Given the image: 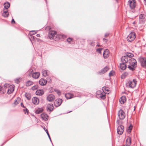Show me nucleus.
Returning <instances> with one entry per match:
<instances>
[{"label":"nucleus","mask_w":146,"mask_h":146,"mask_svg":"<svg viewBox=\"0 0 146 146\" xmlns=\"http://www.w3.org/2000/svg\"><path fill=\"white\" fill-rule=\"evenodd\" d=\"M62 102V100L61 99H57L54 102V105L56 107L60 106Z\"/></svg>","instance_id":"nucleus-9"},{"label":"nucleus","mask_w":146,"mask_h":146,"mask_svg":"<svg viewBox=\"0 0 146 146\" xmlns=\"http://www.w3.org/2000/svg\"><path fill=\"white\" fill-rule=\"evenodd\" d=\"M21 107H23V108H25V107L24 106V105H23V103L22 102L21 103Z\"/></svg>","instance_id":"nucleus-49"},{"label":"nucleus","mask_w":146,"mask_h":146,"mask_svg":"<svg viewBox=\"0 0 146 146\" xmlns=\"http://www.w3.org/2000/svg\"><path fill=\"white\" fill-rule=\"evenodd\" d=\"M95 42H94L92 41L90 43V45H91L92 46H94L95 45Z\"/></svg>","instance_id":"nucleus-46"},{"label":"nucleus","mask_w":146,"mask_h":146,"mask_svg":"<svg viewBox=\"0 0 146 146\" xmlns=\"http://www.w3.org/2000/svg\"><path fill=\"white\" fill-rule=\"evenodd\" d=\"M135 38V33L134 32H132L127 36V39L128 42H131L133 41Z\"/></svg>","instance_id":"nucleus-3"},{"label":"nucleus","mask_w":146,"mask_h":146,"mask_svg":"<svg viewBox=\"0 0 146 146\" xmlns=\"http://www.w3.org/2000/svg\"><path fill=\"white\" fill-rule=\"evenodd\" d=\"M128 74V73L127 72H125L123 74H122V78H124L125 76H127Z\"/></svg>","instance_id":"nucleus-41"},{"label":"nucleus","mask_w":146,"mask_h":146,"mask_svg":"<svg viewBox=\"0 0 146 146\" xmlns=\"http://www.w3.org/2000/svg\"><path fill=\"white\" fill-rule=\"evenodd\" d=\"M53 104H49L47 106V109L48 110H49L50 111H51L53 110Z\"/></svg>","instance_id":"nucleus-25"},{"label":"nucleus","mask_w":146,"mask_h":146,"mask_svg":"<svg viewBox=\"0 0 146 146\" xmlns=\"http://www.w3.org/2000/svg\"><path fill=\"white\" fill-rule=\"evenodd\" d=\"M32 37H34V36H31V38H32Z\"/></svg>","instance_id":"nucleus-59"},{"label":"nucleus","mask_w":146,"mask_h":146,"mask_svg":"<svg viewBox=\"0 0 146 146\" xmlns=\"http://www.w3.org/2000/svg\"><path fill=\"white\" fill-rule=\"evenodd\" d=\"M72 40V39L70 38H68L67 39V41L69 43Z\"/></svg>","instance_id":"nucleus-45"},{"label":"nucleus","mask_w":146,"mask_h":146,"mask_svg":"<svg viewBox=\"0 0 146 146\" xmlns=\"http://www.w3.org/2000/svg\"><path fill=\"white\" fill-rule=\"evenodd\" d=\"M11 23H15V21L13 19H12V21H11Z\"/></svg>","instance_id":"nucleus-51"},{"label":"nucleus","mask_w":146,"mask_h":146,"mask_svg":"<svg viewBox=\"0 0 146 146\" xmlns=\"http://www.w3.org/2000/svg\"><path fill=\"white\" fill-rule=\"evenodd\" d=\"M131 143V139L129 137L127 138L126 139V145L127 146H130Z\"/></svg>","instance_id":"nucleus-21"},{"label":"nucleus","mask_w":146,"mask_h":146,"mask_svg":"<svg viewBox=\"0 0 146 146\" xmlns=\"http://www.w3.org/2000/svg\"><path fill=\"white\" fill-rule=\"evenodd\" d=\"M56 34V32L53 31H51L49 32L48 36L50 39H54Z\"/></svg>","instance_id":"nucleus-7"},{"label":"nucleus","mask_w":146,"mask_h":146,"mask_svg":"<svg viewBox=\"0 0 146 146\" xmlns=\"http://www.w3.org/2000/svg\"><path fill=\"white\" fill-rule=\"evenodd\" d=\"M25 96L28 100H29L31 99V97L30 94H26Z\"/></svg>","instance_id":"nucleus-36"},{"label":"nucleus","mask_w":146,"mask_h":146,"mask_svg":"<svg viewBox=\"0 0 146 146\" xmlns=\"http://www.w3.org/2000/svg\"><path fill=\"white\" fill-rule=\"evenodd\" d=\"M49 78V79H50V81L51 80V79L50 78Z\"/></svg>","instance_id":"nucleus-57"},{"label":"nucleus","mask_w":146,"mask_h":146,"mask_svg":"<svg viewBox=\"0 0 146 146\" xmlns=\"http://www.w3.org/2000/svg\"><path fill=\"white\" fill-rule=\"evenodd\" d=\"M41 117L44 121H47L48 119V115L45 113H42L40 115Z\"/></svg>","instance_id":"nucleus-17"},{"label":"nucleus","mask_w":146,"mask_h":146,"mask_svg":"<svg viewBox=\"0 0 146 146\" xmlns=\"http://www.w3.org/2000/svg\"><path fill=\"white\" fill-rule=\"evenodd\" d=\"M15 82L17 84H18L19 82V79H16L15 80Z\"/></svg>","instance_id":"nucleus-43"},{"label":"nucleus","mask_w":146,"mask_h":146,"mask_svg":"<svg viewBox=\"0 0 146 146\" xmlns=\"http://www.w3.org/2000/svg\"><path fill=\"white\" fill-rule=\"evenodd\" d=\"M36 36L38 37H40V35L39 34H37Z\"/></svg>","instance_id":"nucleus-53"},{"label":"nucleus","mask_w":146,"mask_h":146,"mask_svg":"<svg viewBox=\"0 0 146 146\" xmlns=\"http://www.w3.org/2000/svg\"><path fill=\"white\" fill-rule=\"evenodd\" d=\"M124 127L121 125L118 126L117 129V132L119 135L122 134L124 131Z\"/></svg>","instance_id":"nucleus-6"},{"label":"nucleus","mask_w":146,"mask_h":146,"mask_svg":"<svg viewBox=\"0 0 146 146\" xmlns=\"http://www.w3.org/2000/svg\"><path fill=\"white\" fill-rule=\"evenodd\" d=\"M114 74V71H111L109 73V76H113Z\"/></svg>","instance_id":"nucleus-39"},{"label":"nucleus","mask_w":146,"mask_h":146,"mask_svg":"<svg viewBox=\"0 0 146 146\" xmlns=\"http://www.w3.org/2000/svg\"><path fill=\"white\" fill-rule=\"evenodd\" d=\"M131 130L130 129H128L127 130V132L128 133H130Z\"/></svg>","instance_id":"nucleus-50"},{"label":"nucleus","mask_w":146,"mask_h":146,"mask_svg":"<svg viewBox=\"0 0 146 146\" xmlns=\"http://www.w3.org/2000/svg\"><path fill=\"white\" fill-rule=\"evenodd\" d=\"M126 56L130 58L133 57L134 55L133 54L130 53H127L126 55Z\"/></svg>","instance_id":"nucleus-32"},{"label":"nucleus","mask_w":146,"mask_h":146,"mask_svg":"<svg viewBox=\"0 0 146 146\" xmlns=\"http://www.w3.org/2000/svg\"><path fill=\"white\" fill-rule=\"evenodd\" d=\"M47 99L49 102L53 101L54 99V96L53 94H50L47 97Z\"/></svg>","instance_id":"nucleus-13"},{"label":"nucleus","mask_w":146,"mask_h":146,"mask_svg":"<svg viewBox=\"0 0 146 146\" xmlns=\"http://www.w3.org/2000/svg\"><path fill=\"white\" fill-rule=\"evenodd\" d=\"M97 46L98 47H100L101 46H102L100 45L98 43L97 44Z\"/></svg>","instance_id":"nucleus-52"},{"label":"nucleus","mask_w":146,"mask_h":146,"mask_svg":"<svg viewBox=\"0 0 146 146\" xmlns=\"http://www.w3.org/2000/svg\"><path fill=\"white\" fill-rule=\"evenodd\" d=\"M39 102V99L36 97H34L32 99V102L35 105H38Z\"/></svg>","instance_id":"nucleus-15"},{"label":"nucleus","mask_w":146,"mask_h":146,"mask_svg":"<svg viewBox=\"0 0 146 146\" xmlns=\"http://www.w3.org/2000/svg\"><path fill=\"white\" fill-rule=\"evenodd\" d=\"M132 127L131 126V125L130 126H129L128 129H130L131 130H132Z\"/></svg>","instance_id":"nucleus-48"},{"label":"nucleus","mask_w":146,"mask_h":146,"mask_svg":"<svg viewBox=\"0 0 146 146\" xmlns=\"http://www.w3.org/2000/svg\"><path fill=\"white\" fill-rule=\"evenodd\" d=\"M102 90L105 93L107 94L109 91L108 88L106 87H103L102 88Z\"/></svg>","instance_id":"nucleus-29"},{"label":"nucleus","mask_w":146,"mask_h":146,"mask_svg":"<svg viewBox=\"0 0 146 146\" xmlns=\"http://www.w3.org/2000/svg\"><path fill=\"white\" fill-rule=\"evenodd\" d=\"M105 96H106V94H102V93H101V94H100V98L103 99H104L105 98H106V97H105Z\"/></svg>","instance_id":"nucleus-34"},{"label":"nucleus","mask_w":146,"mask_h":146,"mask_svg":"<svg viewBox=\"0 0 146 146\" xmlns=\"http://www.w3.org/2000/svg\"><path fill=\"white\" fill-rule=\"evenodd\" d=\"M127 64H124L122 62V63H121L120 64V67L121 70H124L126 68L127 66Z\"/></svg>","instance_id":"nucleus-24"},{"label":"nucleus","mask_w":146,"mask_h":146,"mask_svg":"<svg viewBox=\"0 0 146 146\" xmlns=\"http://www.w3.org/2000/svg\"><path fill=\"white\" fill-rule=\"evenodd\" d=\"M141 64L142 66L145 67L146 66V60L145 58L142 57L140 58Z\"/></svg>","instance_id":"nucleus-12"},{"label":"nucleus","mask_w":146,"mask_h":146,"mask_svg":"<svg viewBox=\"0 0 146 146\" xmlns=\"http://www.w3.org/2000/svg\"><path fill=\"white\" fill-rule=\"evenodd\" d=\"M103 49V48H97L96 49V52L99 53H101V51Z\"/></svg>","instance_id":"nucleus-35"},{"label":"nucleus","mask_w":146,"mask_h":146,"mask_svg":"<svg viewBox=\"0 0 146 146\" xmlns=\"http://www.w3.org/2000/svg\"><path fill=\"white\" fill-rule=\"evenodd\" d=\"M23 111L25 112V113H26V112L28 113V110L27 108L24 109Z\"/></svg>","instance_id":"nucleus-47"},{"label":"nucleus","mask_w":146,"mask_h":146,"mask_svg":"<svg viewBox=\"0 0 146 146\" xmlns=\"http://www.w3.org/2000/svg\"><path fill=\"white\" fill-rule=\"evenodd\" d=\"M47 81L46 80L42 78L39 81V83L41 86H44L46 84Z\"/></svg>","instance_id":"nucleus-18"},{"label":"nucleus","mask_w":146,"mask_h":146,"mask_svg":"<svg viewBox=\"0 0 146 146\" xmlns=\"http://www.w3.org/2000/svg\"><path fill=\"white\" fill-rule=\"evenodd\" d=\"M1 88H2V87L0 85V91H1Z\"/></svg>","instance_id":"nucleus-55"},{"label":"nucleus","mask_w":146,"mask_h":146,"mask_svg":"<svg viewBox=\"0 0 146 146\" xmlns=\"http://www.w3.org/2000/svg\"><path fill=\"white\" fill-rule=\"evenodd\" d=\"M4 87L5 88H8V86L9 87V84H5L4 85Z\"/></svg>","instance_id":"nucleus-44"},{"label":"nucleus","mask_w":146,"mask_h":146,"mask_svg":"<svg viewBox=\"0 0 146 146\" xmlns=\"http://www.w3.org/2000/svg\"><path fill=\"white\" fill-rule=\"evenodd\" d=\"M37 31H30V33L32 35H35L37 33Z\"/></svg>","instance_id":"nucleus-40"},{"label":"nucleus","mask_w":146,"mask_h":146,"mask_svg":"<svg viewBox=\"0 0 146 146\" xmlns=\"http://www.w3.org/2000/svg\"><path fill=\"white\" fill-rule=\"evenodd\" d=\"M38 88V86L37 85H35L31 88L32 90H34L37 89Z\"/></svg>","instance_id":"nucleus-38"},{"label":"nucleus","mask_w":146,"mask_h":146,"mask_svg":"<svg viewBox=\"0 0 146 146\" xmlns=\"http://www.w3.org/2000/svg\"><path fill=\"white\" fill-rule=\"evenodd\" d=\"M118 115L120 119H123L125 117V114L122 110H120L118 112Z\"/></svg>","instance_id":"nucleus-4"},{"label":"nucleus","mask_w":146,"mask_h":146,"mask_svg":"<svg viewBox=\"0 0 146 146\" xmlns=\"http://www.w3.org/2000/svg\"><path fill=\"white\" fill-rule=\"evenodd\" d=\"M108 35L109 34H106L105 35V36H108Z\"/></svg>","instance_id":"nucleus-54"},{"label":"nucleus","mask_w":146,"mask_h":146,"mask_svg":"<svg viewBox=\"0 0 146 146\" xmlns=\"http://www.w3.org/2000/svg\"><path fill=\"white\" fill-rule=\"evenodd\" d=\"M21 102V98H17L16 99L13 103L14 104V106H16L19 103Z\"/></svg>","instance_id":"nucleus-27"},{"label":"nucleus","mask_w":146,"mask_h":146,"mask_svg":"<svg viewBox=\"0 0 146 146\" xmlns=\"http://www.w3.org/2000/svg\"><path fill=\"white\" fill-rule=\"evenodd\" d=\"M65 96L67 99H70L75 97L74 95L71 93H67L65 94Z\"/></svg>","instance_id":"nucleus-20"},{"label":"nucleus","mask_w":146,"mask_h":146,"mask_svg":"<svg viewBox=\"0 0 146 146\" xmlns=\"http://www.w3.org/2000/svg\"><path fill=\"white\" fill-rule=\"evenodd\" d=\"M42 111V109H37L35 111V113L36 114H39L41 113Z\"/></svg>","instance_id":"nucleus-33"},{"label":"nucleus","mask_w":146,"mask_h":146,"mask_svg":"<svg viewBox=\"0 0 146 146\" xmlns=\"http://www.w3.org/2000/svg\"><path fill=\"white\" fill-rule=\"evenodd\" d=\"M4 6L5 8L4 9H7L10 6V4L9 2L5 3L4 4Z\"/></svg>","instance_id":"nucleus-31"},{"label":"nucleus","mask_w":146,"mask_h":146,"mask_svg":"<svg viewBox=\"0 0 146 146\" xmlns=\"http://www.w3.org/2000/svg\"><path fill=\"white\" fill-rule=\"evenodd\" d=\"M14 90V86L12 85L9 86L7 90V93L10 94L12 93Z\"/></svg>","instance_id":"nucleus-11"},{"label":"nucleus","mask_w":146,"mask_h":146,"mask_svg":"<svg viewBox=\"0 0 146 146\" xmlns=\"http://www.w3.org/2000/svg\"><path fill=\"white\" fill-rule=\"evenodd\" d=\"M136 60L133 58H130L128 62L127 68L132 71H133L136 66Z\"/></svg>","instance_id":"nucleus-1"},{"label":"nucleus","mask_w":146,"mask_h":146,"mask_svg":"<svg viewBox=\"0 0 146 146\" xmlns=\"http://www.w3.org/2000/svg\"><path fill=\"white\" fill-rule=\"evenodd\" d=\"M33 83L34 82H33L30 80H28L26 82V84L27 86H29L33 85Z\"/></svg>","instance_id":"nucleus-30"},{"label":"nucleus","mask_w":146,"mask_h":146,"mask_svg":"<svg viewBox=\"0 0 146 146\" xmlns=\"http://www.w3.org/2000/svg\"><path fill=\"white\" fill-rule=\"evenodd\" d=\"M136 1L135 0H129L128 3L129 6L131 9H133L135 6Z\"/></svg>","instance_id":"nucleus-5"},{"label":"nucleus","mask_w":146,"mask_h":146,"mask_svg":"<svg viewBox=\"0 0 146 146\" xmlns=\"http://www.w3.org/2000/svg\"><path fill=\"white\" fill-rule=\"evenodd\" d=\"M126 101V98L124 96H122L119 99V101L121 104H123Z\"/></svg>","instance_id":"nucleus-23"},{"label":"nucleus","mask_w":146,"mask_h":146,"mask_svg":"<svg viewBox=\"0 0 146 146\" xmlns=\"http://www.w3.org/2000/svg\"><path fill=\"white\" fill-rule=\"evenodd\" d=\"M130 58L128 56H123L121 58L122 62L126 64H128V62Z\"/></svg>","instance_id":"nucleus-8"},{"label":"nucleus","mask_w":146,"mask_h":146,"mask_svg":"<svg viewBox=\"0 0 146 146\" xmlns=\"http://www.w3.org/2000/svg\"><path fill=\"white\" fill-rule=\"evenodd\" d=\"M44 130H45V131L46 132V133L47 134V135H48V137L50 140V141L51 142V139L50 138V135H49V133L48 132V130L47 129H44Z\"/></svg>","instance_id":"nucleus-37"},{"label":"nucleus","mask_w":146,"mask_h":146,"mask_svg":"<svg viewBox=\"0 0 146 146\" xmlns=\"http://www.w3.org/2000/svg\"><path fill=\"white\" fill-rule=\"evenodd\" d=\"M119 120H117V123L118 124L119 123Z\"/></svg>","instance_id":"nucleus-56"},{"label":"nucleus","mask_w":146,"mask_h":146,"mask_svg":"<svg viewBox=\"0 0 146 146\" xmlns=\"http://www.w3.org/2000/svg\"><path fill=\"white\" fill-rule=\"evenodd\" d=\"M33 69H32L31 68L28 71V72H29V75H30L31 74H32L33 73Z\"/></svg>","instance_id":"nucleus-42"},{"label":"nucleus","mask_w":146,"mask_h":146,"mask_svg":"<svg viewBox=\"0 0 146 146\" xmlns=\"http://www.w3.org/2000/svg\"><path fill=\"white\" fill-rule=\"evenodd\" d=\"M42 75L44 76H46L49 74V72L46 70L43 69L42 72Z\"/></svg>","instance_id":"nucleus-22"},{"label":"nucleus","mask_w":146,"mask_h":146,"mask_svg":"<svg viewBox=\"0 0 146 146\" xmlns=\"http://www.w3.org/2000/svg\"><path fill=\"white\" fill-rule=\"evenodd\" d=\"M137 81L135 79H133L132 81H128L126 83V86L127 88H133L136 85Z\"/></svg>","instance_id":"nucleus-2"},{"label":"nucleus","mask_w":146,"mask_h":146,"mask_svg":"<svg viewBox=\"0 0 146 146\" xmlns=\"http://www.w3.org/2000/svg\"><path fill=\"white\" fill-rule=\"evenodd\" d=\"M109 51L107 49H106L103 53V55L104 57V58H107L109 56Z\"/></svg>","instance_id":"nucleus-16"},{"label":"nucleus","mask_w":146,"mask_h":146,"mask_svg":"<svg viewBox=\"0 0 146 146\" xmlns=\"http://www.w3.org/2000/svg\"><path fill=\"white\" fill-rule=\"evenodd\" d=\"M71 111H69V112H71Z\"/></svg>","instance_id":"nucleus-61"},{"label":"nucleus","mask_w":146,"mask_h":146,"mask_svg":"<svg viewBox=\"0 0 146 146\" xmlns=\"http://www.w3.org/2000/svg\"><path fill=\"white\" fill-rule=\"evenodd\" d=\"M145 16L144 14H141L139 16V18L141 20V21L143 22L145 21Z\"/></svg>","instance_id":"nucleus-28"},{"label":"nucleus","mask_w":146,"mask_h":146,"mask_svg":"<svg viewBox=\"0 0 146 146\" xmlns=\"http://www.w3.org/2000/svg\"><path fill=\"white\" fill-rule=\"evenodd\" d=\"M44 91L42 90H37L36 92V94L37 95L42 96L44 94Z\"/></svg>","instance_id":"nucleus-19"},{"label":"nucleus","mask_w":146,"mask_h":146,"mask_svg":"<svg viewBox=\"0 0 146 146\" xmlns=\"http://www.w3.org/2000/svg\"><path fill=\"white\" fill-rule=\"evenodd\" d=\"M9 13L8 12V9H4L3 12L2 13V15L4 17H8Z\"/></svg>","instance_id":"nucleus-26"},{"label":"nucleus","mask_w":146,"mask_h":146,"mask_svg":"<svg viewBox=\"0 0 146 146\" xmlns=\"http://www.w3.org/2000/svg\"><path fill=\"white\" fill-rule=\"evenodd\" d=\"M71 111H69V112H71Z\"/></svg>","instance_id":"nucleus-60"},{"label":"nucleus","mask_w":146,"mask_h":146,"mask_svg":"<svg viewBox=\"0 0 146 146\" xmlns=\"http://www.w3.org/2000/svg\"><path fill=\"white\" fill-rule=\"evenodd\" d=\"M109 68L108 66H106L104 68L102 69L98 72V74L100 75L105 73L109 70Z\"/></svg>","instance_id":"nucleus-10"},{"label":"nucleus","mask_w":146,"mask_h":146,"mask_svg":"<svg viewBox=\"0 0 146 146\" xmlns=\"http://www.w3.org/2000/svg\"><path fill=\"white\" fill-rule=\"evenodd\" d=\"M103 39H104V40H106V39H105V38H104Z\"/></svg>","instance_id":"nucleus-58"},{"label":"nucleus","mask_w":146,"mask_h":146,"mask_svg":"<svg viewBox=\"0 0 146 146\" xmlns=\"http://www.w3.org/2000/svg\"><path fill=\"white\" fill-rule=\"evenodd\" d=\"M40 75V74L39 72H33L32 74V77L35 79L38 78Z\"/></svg>","instance_id":"nucleus-14"}]
</instances>
